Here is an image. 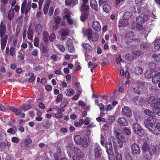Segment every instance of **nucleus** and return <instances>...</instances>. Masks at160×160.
I'll return each instance as SVG.
<instances>
[{
  "instance_id": "nucleus-1",
  "label": "nucleus",
  "mask_w": 160,
  "mask_h": 160,
  "mask_svg": "<svg viewBox=\"0 0 160 160\" xmlns=\"http://www.w3.org/2000/svg\"><path fill=\"white\" fill-rule=\"evenodd\" d=\"M116 141H113L114 146L117 148H121L122 147L123 143H126L128 142V139L121 135L117 137Z\"/></svg>"
},
{
  "instance_id": "nucleus-2",
  "label": "nucleus",
  "mask_w": 160,
  "mask_h": 160,
  "mask_svg": "<svg viewBox=\"0 0 160 160\" xmlns=\"http://www.w3.org/2000/svg\"><path fill=\"white\" fill-rule=\"evenodd\" d=\"M156 122L155 118L153 117H150L145 120L144 124L146 128L153 133V131L152 129V128L153 125L156 123Z\"/></svg>"
},
{
  "instance_id": "nucleus-3",
  "label": "nucleus",
  "mask_w": 160,
  "mask_h": 160,
  "mask_svg": "<svg viewBox=\"0 0 160 160\" xmlns=\"http://www.w3.org/2000/svg\"><path fill=\"white\" fill-rule=\"evenodd\" d=\"M132 128L136 134L140 136H142L144 134V131L141 127L137 123L133 124Z\"/></svg>"
},
{
  "instance_id": "nucleus-4",
  "label": "nucleus",
  "mask_w": 160,
  "mask_h": 160,
  "mask_svg": "<svg viewBox=\"0 0 160 160\" xmlns=\"http://www.w3.org/2000/svg\"><path fill=\"white\" fill-rule=\"evenodd\" d=\"M31 9V6L29 3H28L27 0L23 1L21 6V12L22 13H25V15L27 14Z\"/></svg>"
},
{
  "instance_id": "nucleus-5",
  "label": "nucleus",
  "mask_w": 160,
  "mask_h": 160,
  "mask_svg": "<svg viewBox=\"0 0 160 160\" xmlns=\"http://www.w3.org/2000/svg\"><path fill=\"white\" fill-rule=\"evenodd\" d=\"M150 106L153 112L160 116V99L157 100L155 103H152Z\"/></svg>"
},
{
  "instance_id": "nucleus-6",
  "label": "nucleus",
  "mask_w": 160,
  "mask_h": 160,
  "mask_svg": "<svg viewBox=\"0 0 160 160\" xmlns=\"http://www.w3.org/2000/svg\"><path fill=\"white\" fill-rule=\"evenodd\" d=\"M160 152V150L158 146H150L148 152L151 156L157 155Z\"/></svg>"
},
{
  "instance_id": "nucleus-7",
  "label": "nucleus",
  "mask_w": 160,
  "mask_h": 160,
  "mask_svg": "<svg viewBox=\"0 0 160 160\" xmlns=\"http://www.w3.org/2000/svg\"><path fill=\"white\" fill-rule=\"evenodd\" d=\"M83 32H84L85 34L87 35L88 39L89 40H91L92 41H96L98 40V34H96V35L97 36L96 37V38L95 39V40H93L92 37V30L91 28H88L86 29L85 32H84L83 31Z\"/></svg>"
},
{
  "instance_id": "nucleus-8",
  "label": "nucleus",
  "mask_w": 160,
  "mask_h": 160,
  "mask_svg": "<svg viewBox=\"0 0 160 160\" xmlns=\"http://www.w3.org/2000/svg\"><path fill=\"white\" fill-rule=\"evenodd\" d=\"M132 153L133 155L139 154L141 152V149L139 146L136 144L133 143L131 146Z\"/></svg>"
},
{
  "instance_id": "nucleus-9",
  "label": "nucleus",
  "mask_w": 160,
  "mask_h": 160,
  "mask_svg": "<svg viewBox=\"0 0 160 160\" xmlns=\"http://www.w3.org/2000/svg\"><path fill=\"white\" fill-rule=\"evenodd\" d=\"M155 71L151 69L150 68H148L145 73V77L147 78H150L155 75Z\"/></svg>"
},
{
  "instance_id": "nucleus-10",
  "label": "nucleus",
  "mask_w": 160,
  "mask_h": 160,
  "mask_svg": "<svg viewBox=\"0 0 160 160\" xmlns=\"http://www.w3.org/2000/svg\"><path fill=\"white\" fill-rule=\"evenodd\" d=\"M105 148L109 156L113 155V152L112 143L110 142L106 143L105 145Z\"/></svg>"
},
{
  "instance_id": "nucleus-11",
  "label": "nucleus",
  "mask_w": 160,
  "mask_h": 160,
  "mask_svg": "<svg viewBox=\"0 0 160 160\" xmlns=\"http://www.w3.org/2000/svg\"><path fill=\"white\" fill-rule=\"evenodd\" d=\"M0 37L1 48L2 50H3L6 47L8 38V35L7 34H6L4 36Z\"/></svg>"
},
{
  "instance_id": "nucleus-12",
  "label": "nucleus",
  "mask_w": 160,
  "mask_h": 160,
  "mask_svg": "<svg viewBox=\"0 0 160 160\" xmlns=\"http://www.w3.org/2000/svg\"><path fill=\"white\" fill-rule=\"evenodd\" d=\"M92 26L93 29L97 32H99L101 29L100 23L97 21H94L92 23Z\"/></svg>"
},
{
  "instance_id": "nucleus-13",
  "label": "nucleus",
  "mask_w": 160,
  "mask_h": 160,
  "mask_svg": "<svg viewBox=\"0 0 160 160\" xmlns=\"http://www.w3.org/2000/svg\"><path fill=\"white\" fill-rule=\"evenodd\" d=\"M148 19V17L146 15H144L143 17L139 16L136 18L137 23L143 24Z\"/></svg>"
},
{
  "instance_id": "nucleus-14",
  "label": "nucleus",
  "mask_w": 160,
  "mask_h": 160,
  "mask_svg": "<svg viewBox=\"0 0 160 160\" xmlns=\"http://www.w3.org/2000/svg\"><path fill=\"white\" fill-rule=\"evenodd\" d=\"M123 113L128 117H130L132 115V112L130 109L127 107H123L122 109Z\"/></svg>"
},
{
  "instance_id": "nucleus-15",
  "label": "nucleus",
  "mask_w": 160,
  "mask_h": 160,
  "mask_svg": "<svg viewBox=\"0 0 160 160\" xmlns=\"http://www.w3.org/2000/svg\"><path fill=\"white\" fill-rule=\"evenodd\" d=\"M6 28V26L4 25L3 22H2L0 25V37L4 36L5 35Z\"/></svg>"
},
{
  "instance_id": "nucleus-16",
  "label": "nucleus",
  "mask_w": 160,
  "mask_h": 160,
  "mask_svg": "<svg viewBox=\"0 0 160 160\" xmlns=\"http://www.w3.org/2000/svg\"><path fill=\"white\" fill-rule=\"evenodd\" d=\"M102 129L105 134H107V135L109 136L111 135V128L109 127L107 125L105 124Z\"/></svg>"
},
{
  "instance_id": "nucleus-17",
  "label": "nucleus",
  "mask_w": 160,
  "mask_h": 160,
  "mask_svg": "<svg viewBox=\"0 0 160 160\" xmlns=\"http://www.w3.org/2000/svg\"><path fill=\"white\" fill-rule=\"evenodd\" d=\"M89 142L88 138H83L82 139L81 144L82 147L87 148L88 147Z\"/></svg>"
},
{
  "instance_id": "nucleus-18",
  "label": "nucleus",
  "mask_w": 160,
  "mask_h": 160,
  "mask_svg": "<svg viewBox=\"0 0 160 160\" xmlns=\"http://www.w3.org/2000/svg\"><path fill=\"white\" fill-rule=\"evenodd\" d=\"M74 151L80 158H82L84 157V154L78 148L75 147L74 149Z\"/></svg>"
},
{
  "instance_id": "nucleus-19",
  "label": "nucleus",
  "mask_w": 160,
  "mask_h": 160,
  "mask_svg": "<svg viewBox=\"0 0 160 160\" xmlns=\"http://www.w3.org/2000/svg\"><path fill=\"white\" fill-rule=\"evenodd\" d=\"M59 32L61 34V39L64 40L65 39V37L68 35L69 31L68 29H62L60 30Z\"/></svg>"
},
{
  "instance_id": "nucleus-20",
  "label": "nucleus",
  "mask_w": 160,
  "mask_h": 160,
  "mask_svg": "<svg viewBox=\"0 0 160 160\" xmlns=\"http://www.w3.org/2000/svg\"><path fill=\"white\" fill-rule=\"evenodd\" d=\"M64 111V109L62 108H60L58 109L57 112L55 114L54 116L57 118H62L63 117V114L62 113Z\"/></svg>"
},
{
  "instance_id": "nucleus-21",
  "label": "nucleus",
  "mask_w": 160,
  "mask_h": 160,
  "mask_svg": "<svg viewBox=\"0 0 160 160\" xmlns=\"http://www.w3.org/2000/svg\"><path fill=\"white\" fill-rule=\"evenodd\" d=\"M128 25V22L127 19L123 18L121 19L119 23L118 26L119 27H124Z\"/></svg>"
},
{
  "instance_id": "nucleus-22",
  "label": "nucleus",
  "mask_w": 160,
  "mask_h": 160,
  "mask_svg": "<svg viewBox=\"0 0 160 160\" xmlns=\"http://www.w3.org/2000/svg\"><path fill=\"white\" fill-rule=\"evenodd\" d=\"M118 122L119 123L124 126L128 125V123L126 119L123 118H118Z\"/></svg>"
},
{
  "instance_id": "nucleus-23",
  "label": "nucleus",
  "mask_w": 160,
  "mask_h": 160,
  "mask_svg": "<svg viewBox=\"0 0 160 160\" xmlns=\"http://www.w3.org/2000/svg\"><path fill=\"white\" fill-rule=\"evenodd\" d=\"M67 44L68 46L69 51L70 52H73L74 50V48L72 40L69 39V41L67 42Z\"/></svg>"
},
{
  "instance_id": "nucleus-24",
  "label": "nucleus",
  "mask_w": 160,
  "mask_h": 160,
  "mask_svg": "<svg viewBox=\"0 0 160 160\" xmlns=\"http://www.w3.org/2000/svg\"><path fill=\"white\" fill-rule=\"evenodd\" d=\"M82 46L86 50V52H91L92 48L87 43H83Z\"/></svg>"
},
{
  "instance_id": "nucleus-25",
  "label": "nucleus",
  "mask_w": 160,
  "mask_h": 160,
  "mask_svg": "<svg viewBox=\"0 0 160 160\" xmlns=\"http://www.w3.org/2000/svg\"><path fill=\"white\" fill-rule=\"evenodd\" d=\"M155 76L152 78V82L155 83H157L160 82V73L156 74H155Z\"/></svg>"
},
{
  "instance_id": "nucleus-26",
  "label": "nucleus",
  "mask_w": 160,
  "mask_h": 160,
  "mask_svg": "<svg viewBox=\"0 0 160 160\" xmlns=\"http://www.w3.org/2000/svg\"><path fill=\"white\" fill-rule=\"evenodd\" d=\"M15 15L14 10L13 8H11L8 12V17L10 20H11L14 18Z\"/></svg>"
},
{
  "instance_id": "nucleus-27",
  "label": "nucleus",
  "mask_w": 160,
  "mask_h": 160,
  "mask_svg": "<svg viewBox=\"0 0 160 160\" xmlns=\"http://www.w3.org/2000/svg\"><path fill=\"white\" fill-rule=\"evenodd\" d=\"M90 6L92 9L96 10L98 6L96 0H91L90 2Z\"/></svg>"
},
{
  "instance_id": "nucleus-28",
  "label": "nucleus",
  "mask_w": 160,
  "mask_h": 160,
  "mask_svg": "<svg viewBox=\"0 0 160 160\" xmlns=\"http://www.w3.org/2000/svg\"><path fill=\"white\" fill-rule=\"evenodd\" d=\"M9 51L10 52V53L11 56H13L14 55L15 53V50L14 48L12 47L10 48L9 50V48L7 47L6 49V52L7 54L9 53Z\"/></svg>"
},
{
  "instance_id": "nucleus-29",
  "label": "nucleus",
  "mask_w": 160,
  "mask_h": 160,
  "mask_svg": "<svg viewBox=\"0 0 160 160\" xmlns=\"http://www.w3.org/2000/svg\"><path fill=\"white\" fill-rule=\"evenodd\" d=\"M22 142L25 146H27L32 143V140L30 138H26L23 139Z\"/></svg>"
},
{
  "instance_id": "nucleus-30",
  "label": "nucleus",
  "mask_w": 160,
  "mask_h": 160,
  "mask_svg": "<svg viewBox=\"0 0 160 160\" xmlns=\"http://www.w3.org/2000/svg\"><path fill=\"white\" fill-rule=\"evenodd\" d=\"M102 154V150L100 147H98L95 150V155L96 157H99Z\"/></svg>"
},
{
  "instance_id": "nucleus-31",
  "label": "nucleus",
  "mask_w": 160,
  "mask_h": 160,
  "mask_svg": "<svg viewBox=\"0 0 160 160\" xmlns=\"http://www.w3.org/2000/svg\"><path fill=\"white\" fill-rule=\"evenodd\" d=\"M143 70L141 67L136 68L135 69V72L138 76L141 75L143 73Z\"/></svg>"
},
{
  "instance_id": "nucleus-32",
  "label": "nucleus",
  "mask_w": 160,
  "mask_h": 160,
  "mask_svg": "<svg viewBox=\"0 0 160 160\" xmlns=\"http://www.w3.org/2000/svg\"><path fill=\"white\" fill-rule=\"evenodd\" d=\"M155 98L154 96H151L147 98L145 102L148 103H151V104L152 103H154L155 102H154L155 101Z\"/></svg>"
},
{
  "instance_id": "nucleus-33",
  "label": "nucleus",
  "mask_w": 160,
  "mask_h": 160,
  "mask_svg": "<svg viewBox=\"0 0 160 160\" xmlns=\"http://www.w3.org/2000/svg\"><path fill=\"white\" fill-rule=\"evenodd\" d=\"M154 46L156 50L159 49L160 48V39H157L155 40Z\"/></svg>"
},
{
  "instance_id": "nucleus-34",
  "label": "nucleus",
  "mask_w": 160,
  "mask_h": 160,
  "mask_svg": "<svg viewBox=\"0 0 160 160\" xmlns=\"http://www.w3.org/2000/svg\"><path fill=\"white\" fill-rule=\"evenodd\" d=\"M48 37L49 34L46 31H44L42 33V38L45 42L48 41Z\"/></svg>"
},
{
  "instance_id": "nucleus-35",
  "label": "nucleus",
  "mask_w": 160,
  "mask_h": 160,
  "mask_svg": "<svg viewBox=\"0 0 160 160\" xmlns=\"http://www.w3.org/2000/svg\"><path fill=\"white\" fill-rule=\"evenodd\" d=\"M149 147L150 146H149L148 144L147 143L145 142L143 144L142 146V150L145 152L147 151H148V152L149 151Z\"/></svg>"
},
{
  "instance_id": "nucleus-36",
  "label": "nucleus",
  "mask_w": 160,
  "mask_h": 160,
  "mask_svg": "<svg viewBox=\"0 0 160 160\" xmlns=\"http://www.w3.org/2000/svg\"><path fill=\"white\" fill-rule=\"evenodd\" d=\"M74 141L77 144H81L82 140L80 136L78 135H76L74 137Z\"/></svg>"
},
{
  "instance_id": "nucleus-37",
  "label": "nucleus",
  "mask_w": 160,
  "mask_h": 160,
  "mask_svg": "<svg viewBox=\"0 0 160 160\" xmlns=\"http://www.w3.org/2000/svg\"><path fill=\"white\" fill-rule=\"evenodd\" d=\"M75 93L74 91L72 88L67 89V92L66 93L67 96L70 97L73 95Z\"/></svg>"
},
{
  "instance_id": "nucleus-38",
  "label": "nucleus",
  "mask_w": 160,
  "mask_h": 160,
  "mask_svg": "<svg viewBox=\"0 0 160 160\" xmlns=\"http://www.w3.org/2000/svg\"><path fill=\"white\" fill-rule=\"evenodd\" d=\"M133 90L135 93L138 94H140L142 93V88L137 86L134 88Z\"/></svg>"
},
{
  "instance_id": "nucleus-39",
  "label": "nucleus",
  "mask_w": 160,
  "mask_h": 160,
  "mask_svg": "<svg viewBox=\"0 0 160 160\" xmlns=\"http://www.w3.org/2000/svg\"><path fill=\"white\" fill-rule=\"evenodd\" d=\"M11 109L12 112L15 113V114L17 115H20L22 112L21 110L18 109L17 108H15L13 107Z\"/></svg>"
},
{
  "instance_id": "nucleus-40",
  "label": "nucleus",
  "mask_w": 160,
  "mask_h": 160,
  "mask_svg": "<svg viewBox=\"0 0 160 160\" xmlns=\"http://www.w3.org/2000/svg\"><path fill=\"white\" fill-rule=\"evenodd\" d=\"M149 45L148 43L143 42L140 45V47L143 50H147L148 48Z\"/></svg>"
},
{
  "instance_id": "nucleus-41",
  "label": "nucleus",
  "mask_w": 160,
  "mask_h": 160,
  "mask_svg": "<svg viewBox=\"0 0 160 160\" xmlns=\"http://www.w3.org/2000/svg\"><path fill=\"white\" fill-rule=\"evenodd\" d=\"M88 15L87 12H85L82 13L81 16V19L82 21H84L87 18Z\"/></svg>"
},
{
  "instance_id": "nucleus-42",
  "label": "nucleus",
  "mask_w": 160,
  "mask_h": 160,
  "mask_svg": "<svg viewBox=\"0 0 160 160\" xmlns=\"http://www.w3.org/2000/svg\"><path fill=\"white\" fill-rule=\"evenodd\" d=\"M35 30L36 31L38 34L40 33L42 31V27L41 24H38L35 26Z\"/></svg>"
},
{
  "instance_id": "nucleus-43",
  "label": "nucleus",
  "mask_w": 160,
  "mask_h": 160,
  "mask_svg": "<svg viewBox=\"0 0 160 160\" xmlns=\"http://www.w3.org/2000/svg\"><path fill=\"white\" fill-rule=\"evenodd\" d=\"M103 9L105 12H108L110 10V6L108 4H104L103 6Z\"/></svg>"
},
{
  "instance_id": "nucleus-44",
  "label": "nucleus",
  "mask_w": 160,
  "mask_h": 160,
  "mask_svg": "<svg viewBox=\"0 0 160 160\" xmlns=\"http://www.w3.org/2000/svg\"><path fill=\"white\" fill-rule=\"evenodd\" d=\"M64 18H65L68 17H70L71 15L69 11L67 9H65L64 10Z\"/></svg>"
},
{
  "instance_id": "nucleus-45",
  "label": "nucleus",
  "mask_w": 160,
  "mask_h": 160,
  "mask_svg": "<svg viewBox=\"0 0 160 160\" xmlns=\"http://www.w3.org/2000/svg\"><path fill=\"white\" fill-rule=\"evenodd\" d=\"M89 8V6L88 5L82 4V5L80 8V10L81 11H86L88 10Z\"/></svg>"
},
{
  "instance_id": "nucleus-46",
  "label": "nucleus",
  "mask_w": 160,
  "mask_h": 160,
  "mask_svg": "<svg viewBox=\"0 0 160 160\" xmlns=\"http://www.w3.org/2000/svg\"><path fill=\"white\" fill-rule=\"evenodd\" d=\"M125 58L129 61H132L134 58V56L130 54H127L125 56Z\"/></svg>"
},
{
  "instance_id": "nucleus-47",
  "label": "nucleus",
  "mask_w": 160,
  "mask_h": 160,
  "mask_svg": "<svg viewBox=\"0 0 160 160\" xmlns=\"http://www.w3.org/2000/svg\"><path fill=\"white\" fill-rule=\"evenodd\" d=\"M144 112L147 115L152 117H153V116L154 114V113L152 112L148 109L145 110Z\"/></svg>"
},
{
  "instance_id": "nucleus-48",
  "label": "nucleus",
  "mask_w": 160,
  "mask_h": 160,
  "mask_svg": "<svg viewBox=\"0 0 160 160\" xmlns=\"http://www.w3.org/2000/svg\"><path fill=\"white\" fill-rule=\"evenodd\" d=\"M131 14L129 12H125L123 16V18L128 19L131 18Z\"/></svg>"
},
{
  "instance_id": "nucleus-49",
  "label": "nucleus",
  "mask_w": 160,
  "mask_h": 160,
  "mask_svg": "<svg viewBox=\"0 0 160 160\" xmlns=\"http://www.w3.org/2000/svg\"><path fill=\"white\" fill-rule=\"evenodd\" d=\"M115 158L116 160H121L122 157L121 154L118 152H115Z\"/></svg>"
},
{
  "instance_id": "nucleus-50",
  "label": "nucleus",
  "mask_w": 160,
  "mask_h": 160,
  "mask_svg": "<svg viewBox=\"0 0 160 160\" xmlns=\"http://www.w3.org/2000/svg\"><path fill=\"white\" fill-rule=\"evenodd\" d=\"M16 128H9L7 132L8 133L13 134H14L16 133Z\"/></svg>"
},
{
  "instance_id": "nucleus-51",
  "label": "nucleus",
  "mask_w": 160,
  "mask_h": 160,
  "mask_svg": "<svg viewBox=\"0 0 160 160\" xmlns=\"http://www.w3.org/2000/svg\"><path fill=\"white\" fill-rule=\"evenodd\" d=\"M152 57L156 61H160V54L158 55L156 54H153Z\"/></svg>"
},
{
  "instance_id": "nucleus-52",
  "label": "nucleus",
  "mask_w": 160,
  "mask_h": 160,
  "mask_svg": "<svg viewBox=\"0 0 160 160\" xmlns=\"http://www.w3.org/2000/svg\"><path fill=\"white\" fill-rule=\"evenodd\" d=\"M124 132L127 135H129L131 133V130L127 127H125L123 129Z\"/></svg>"
},
{
  "instance_id": "nucleus-53",
  "label": "nucleus",
  "mask_w": 160,
  "mask_h": 160,
  "mask_svg": "<svg viewBox=\"0 0 160 160\" xmlns=\"http://www.w3.org/2000/svg\"><path fill=\"white\" fill-rule=\"evenodd\" d=\"M21 108L24 111H27L30 109L31 106L30 105H23L21 106Z\"/></svg>"
},
{
  "instance_id": "nucleus-54",
  "label": "nucleus",
  "mask_w": 160,
  "mask_h": 160,
  "mask_svg": "<svg viewBox=\"0 0 160 160\" xmlns=\"http://www.w3.org/2000/svg\"><path fill=\"white\" fill-rule=\"evenodd\" d=\"M56 46L61 51L64 52L65 51V48L62 45L57 44Z\"/></svg>"
},
{
  "instance_id": "nucleus-55",
  "label": "nucleus",
  "mask_w": 160,
  "mask_h": 160,
  "mask_svg": "<svg viewBox=\"0 0 160 160\" xmlns=\"http://www.w3.org/2000/svg\"><path fill=\"white\" fill-rule=\"evenodd\" d=\"M108 122L109 123H112L115 120V117L114 116H109L108 118Z\"/></svg>"
},
{
  "instance_id": "nucleus-56",
  "label": "nucleus",
  "mask_w": 160,
  "mask_h": 160,
  "mask_svg": "<svg viewBox=\"0 0 160 160\" xmlns=\"http://www.w3.org/2000/svg\"><path fill=\"white\" fill-rule=\"evenodd\" d=\"M56 38L55 35L54 33H52L49 36V40L51 42H52Z\"/></svg>"
},
{
  "instance_id": "nucleus-57",
  "label": "nucleus",
  "mask_w": 160,
  "mask_h": 160,
  "mask_svg": "<svg viewBox=\"0 0 160 160\" xmlns=\"http://www.w3.org/2000/svg\"><path fill=\"white\" fill-rule=\"evenodd\" d=\"M139 99V103L140 104L142 105L143 103H144L143 102L144 101V99L142 98H139V97H136L134 98L135 101L136 102V100H138Z\"/></svg>"
},
{
  "instance_id": "nucleus-58",
  "label": "nucleus",
  "mask_w": 160,
  "mask_h": 160,
  "mask_svg": "<svg viewBox=\"0 0 160 160\" xmlns=\"http://www.w3.org/2000/svg\"><path fill=\"white\" fill-rule=\"evenodd\" d=\"M39 41L38 38L37 37H36L34 39V45L37 47H38L39 46Z\"/></svg>"
},
{
  "instance_id": "nucleus-59",
  "label": "nucleus",
  "mask_w": 160,
  "mask_h": 160,
  "mask_svg": "<svg viewBox=\"0 0 160 160\" xmlns=\"http://www.w3.org/2000/svg\"><path fill=\"white\" fill-rule=\"evenodd\" d=\"M62 98V94H59L57 96L56 99V102H60Z\"/></svg>"
},
{
  "instance_id": "nucleus-60",
  "label": "nucleus",
  "mask_w": 160,
  "mask_h": 160,
  "mask_svg": "<svg viewBox=\"0 0 160 160\" xmlns=\"http://www.w3.org/2000/svg\"><path fill=\"white\" fill-rule=\"evenodd\" d=\"M30 77L29 79V82H32L35 79V77L34 76L33 73H31L30 74Z\"/></svg>"
},
{
  "instance_id": "nucleus-61",
  "label": "nucleus",
  "mask_w": 160,
  "mask_h": 160,
  "mask_svg": "<svg viewBox=\"0 0 160 160\" xmlns=\"http://www.w3.org/2000/svg\"><path fill=\"white\" fill-rule=\"evenodd\" d=\"M48 8L49 6L48 4L45 5L43 8V12L44 14H46L47 13Z\"/></svg>"
},
{
  "instance_id": "nucleus-62",
  "label": "nucleus",
  "mask_w": 160,
  "mask_h": 160,
  "mask_svg": "<svg viewBox=\"0 0 160 160\" xmlns=\"http://www.w3.org/2000/svg\"><path fill=\"white\" fill-rule=\"evenodd\" d=\"M11 141L13 142L17 143L19 142V139L17 137H13L12 138Z\"/></svg>"
},
{
  "instance_id": "nucleus-63",
  "label": "nucleus",
  "mask_w": 160,
  "mask_h": 160,
  "mask_svg": "<svg viewBox=\"0 0 160 160\" xmlns=\"http://www.w3.org/2000/svg\"><path fill=\"white\" fill-rule=\"evenodd\" d=\"M66 149L67 150V153H68V157H71V155L70 154V151L72 150V148L70 146H67L66 147Z\"/></svg>"
},
{
  "instance_id": "nucleus-64",
  "label": "nucleus",
  "mask_w": 160,
  "mask_h": 160,
  "mask_svg": "<svg viewBox=\"0 0 160 160\" xmlns=\"http://www.w3.org/2000/svg\"><path fill=\"white\" fill-rule=\"evenodd\" d=\"M142 24L140 23H136V29L139 31L142 29L143 26L142 25Z\"/></svg>"
}]
</instances>
